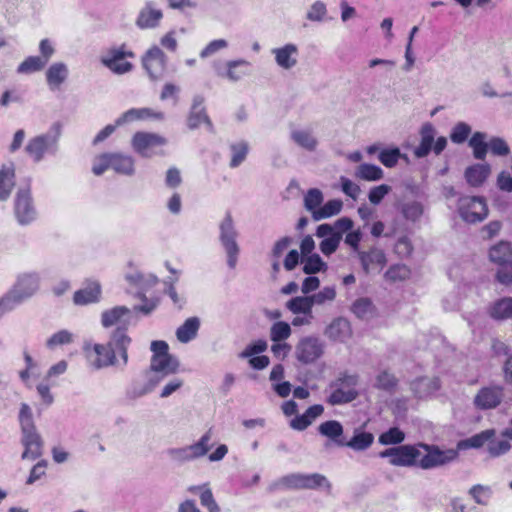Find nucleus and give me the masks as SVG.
<instances>
[{
  "label": "nucleus",
  "mask_w": 512,
  "mask_h": 512,
  "mask_svg": "<svg viewBox=\"0 0 512 512\" xmlns=\"http://www.w3.org/2000/svg\"><path fill=\"white\" fill-rule=\"evenodd\" d=\"M272 53L275 55L277 65L283 69L289 70L297 64L298 48L295 44L290 43L281 48H275Z\"/></svg>",
  "instance_id": "nucleus-25"
},
{
  "label": "nucleus",
  "mask_w": 512,
  "mask_h": 512,
  "mask_svg": "<svg viewBox=\"0 0 512 512\" xmlns=\"http://www.w3.org/2000/svg\"><path fill=\"white\" fill-rule=\"evenodd\" d=\"M494 279L503 286H512V260L496 267Z\"/></svg>",
  "instance_id": "nucleus-55"
},
{
  "label": "nucleus",
  "mask_w": 512,
  "mask_h": 512,
  "mask_svg": "<svg viewBox=\"0 0 512 512\" xmlns=\"http://www.w3.org/2000/svg\"><path fill=\"white\" fill-rule=\"evenodd\" d=\"M421 449L412 445L386 448V458L395 466H418Z\"/></svg>",
  "instance_id": "nucleus-14"
},
{
  "label": "nucleus",
  "mask_w": 512,
  "mask_h": 512,
  "mask_svg": "<svg viewBox=\"0 0 512 512\" xmlns=\"http://www.w3.org/2000/svg\"><path fill=\"white\" fill-rule=\"evenodd\" d=\"M489 316L496 321H504L512 318V297H503L494 301L489 309Z\"/></svg>",
  "instance_id": "nucleus-32"
},
{
  "label": "nucleus",
  "mask_w": 512,
  "mask_h": 512,
  "mask_svg": "<svg viewBox=\"0 0 512 512\" xmlns=\"http://www.w3.org/2000/svg\"><path fill=\"white\" fill-rule=\"evenodd\" d=\"M423 195L420 185L413 178H405L399 186L396 187V208L403 217L411 222L418 221L424 212L421 202L417 201Z\"/></svg>",
  "instance_id": "nucleus-1"
},
{
  "label": "nucleus",
  "mask_w": 512,
  "mask_h": 512,
  "mask_svg": "<svg viewBox=\"0 0 512 512\" xmlns=\"http://www.w3.org/2000/svg\"><path fill=\"white\" fill-rule=\"evenodd\" d=\"M152 115L151 110L148 108H132L124 112L120 117L116 119V125H124L126 123L133 122L135 120H141L148 118Z\"/></svg>",
  "instance_id": "nucleus-46"
},
{
  "label": "nucleus",
  "mask_w": 512,
  "mask_h": 512,
  "mask_svg": "<svg viewBox=\"0 0 512 512\" xmlns=\"http://www.w3.org/2000/svg\"><path fill=\"white\" fill-rule=\"evenodd\" d=\"M488 259L493 265L500 266L512 260V243L501 240L488 250Z\"/></svg>",
  "instance_id": "nucleus-21"
},
{
  "label": "nucleus",
  "mask_w": 512,
  "mask_h": 512,
  "mask_svg": "<svg viewBox=\"0 0 512 512\" xmlns=\"http://www.w3.org/2000/svg\"><path fill=\"white\" fill-rule=\"evenodd\" d=\"M14 215L17 222L22 225H29L37 218V209L31 194L30 186L20 188L14 198Z\"/></svg>",
  "instance_id": "nucleus-8"
},
{
  "label": "nucleus",
  "mask_w": 512,
  "mask_h": 512,
  "mask_svg": "<svg viewBox=\"0 0 512 512\" xmlns=\"http://www.w3.org/2000/svg\"><path fill=\"white\" fill-rule=\"evenodd\" d=\"M167 142L165 137L157 133L138 131L131 138V147L139 156L152 158L156 155H164L162 147Z\"/></svg>",
  "instance_id": "nucleus-5"
},
{
  "label": "nucleus",
  "mask_w": 512,
  "mask_h": 512,
  "mask_svg": "<svg viewBox=\"0 0 512 512\" xmlns=\"http://www.w3.org/2000/svg\"><path fill=\"white\" fill-rule=\"evenodd\" d=\"M333 227L331 224H321L317 227L316 236L324 238L319 247L321 252L329 256L333 254L339 247L341 241V235L339 233H333Z\"/></svg>",
  "instance_id": "nucleus-17"
},
{
  "label": "nucleus",
  "mask_w": 512,
  "mask_h": 512,
  "mask_svg": "<svg viewBox=\"0 0 512 512\" xmlns=\"http://www.w3.org/2000/svg\"><path fill=\"white\" fill-rule=\"evenodd\" d=\"M242 65H248V62L245 60H233L227 62V72L224 74L219 69H217V74L221 77H227L230 81L236 82L242 78L244 73H240L236 71V68Z\"/></svg>",
  "instance_id": "nucleus-56"
},
{
  "label": "nucleus",
  "mask_w": 512,
  "mask_h": 512,
  "mask_svg": "<svg viewBox=\"0 0 512 512\" xmlns=\"http://www.w3.org/2000/svg\"><path fill=\"white\" fill-rule=\"evenodd\" d=\"M68 74V67L65 63H53L46 71V81L50 89H58L66 81Z\"/></svg>",
  "instance_id": "nucleus-30"
},
{
  "label": "nucleus",
  "mask_w": 512,
  "mask_h": 512,
  "mask_svg": "<svg viewBox=\"0 0 512 512\" xmlns=\"http://www.w3.org/2000/svg\"><path fill=\"white\" fill-rule=\"evenodd\" d=\"M111 345L115 349V354L118 353L122 359L123 366L128 363V347L131 343V338L126 334L125 327L117 328L111 335Z\"/></svg>",
  "instance_id": "nucleus-27"
},
{
  "label": "nucleus",
  "mask_w": 512,
  "mask_h": 512,
  "mask_svg": "<svg viewBox=\"0 0 512 512\" xmlns=\"http://www.w3.org/2000/svg\"><path fill=\"white\" fill-rule=\"evenodd\" d=\"M470 495L474 498L476 503L481 505H486L488 502V499L491 495V490L489 487L482 486V485H474L470 491Z\"/></svg>",
  "instance_id": "nucleus-60"
},
{
  "label": "nucleus",
  "mask_w": 512,
  "mask_h": 512,
  "mask_svg": "<svg viewBox=\"0 0 512 512\" xmlns=\"http://www.w3.org/2000/svg\"><path fill=\"white\" fill-rule=\"evenodd\" d=\"M93 350L96 354V359L92 365L96 369L116 365L117 359L115 357V349L111 345V340L105 345L95 344Z\"/></svg>",
  "instance_id": "nucleus-24"
},
{
  "label": "nucleus",
  "mask_w": 512,
  "mask_h": 512,
  "mask_svg": "<svg viewBox=\"0 0 512 512\" xmlns=\"http://www.w3.org/2000/svg\"><path fill=\"white\" fill-rule=\"evenodd\" d=\"M14 170L13 169H1L0 170V201L8 199L11 191L15 185L14 183Z\"/></svg>",
  "instance_id": "nucleus-44"
},
{
  "label": "nucleus",
  "mask_w": 512,
  "mask_h": 512,
  "mask_svg": "<svg viewBox=\"0 0 512 512\" xmlns=\"http://www.w3.org/2000/svg\"><path fill=\"white\" fill-rule=\"evenodd\" d=\"M355 176L368 181L378 180L382 177V170L376 165L364 163L357 167Z\"/></svg>",
  "instance_id": "nucleus-49"
},
{
  "label": "nucleus",
  "mask_w": 512,
  "mask_h": 512,
  "mask_svg": "<svg viewBox=\"0 0 512 512\" xmlns=\"http://www.w3.org/2000/svg\"><path fill=\"white\" fill-rule=\"evenodd\" d=\"M301 263L303 264V272L308 275L326 271L328 267L327 263L316 253L302 257Z\"/></svg>",
  "instance_id": "nucleus-40"
},
{
  "label": "nucleus",
  "mask_w": 512,
  "mask_h": 512,
  "mask_svg": "<svg viewBox=\"0 0 512 512\" xmlns=\"http://www.w3.org/2000/svg\"><path fill=\"white\" fill-rule=\"evenodd\" d=\"M38 282L39 279L36 274H25L19 277L11 291L23 302L37 291Z\"/></svg>",
  "instance_id": "nucleus-20"
},
{
  "label": "nucleus",
  "mask_w": 512,
  "mask_h": 512,
  "mask_svg": "<svg viewBox=\"0 0 512 512\" xmlns=\"http://www.w3.org/2000/svg\"><path fill=\"white\" fill-rule=\"evenodd\" d=\"M323 193L317 188H311L307 191L304 197V207L307 211L311 212L314 219V212H316L323 202Z\"/></svg>",
  "instance_id": "nucleus-45"
},
{
  "label": "nucleus",
  "mask_w": 512,
  "mask_h": 512,
  "mask_svg": "<svg viewBox=\"0 0 512 512\" xmlns=\"http://www.w3.org/2000/svg\"><path fill=\"white\" fill-rule=\"evenodd\" d=\"M351 311L357 318L365 321H369L378 316L375 305L372 300L367 297L355 300L351 306Z\"/></svg>",
  "instance_id": "nucleus-33"
},
{
  "label": "nucleus",
  "mask_w": 512,
  "mask_h": 512,
  "mask_svg": "<svg viewBox=\"0 0 512 512\" xmlns=\"http://www.w3.org/2000/svg\"><path fill=\"white\" fill-rule=\"evenodd\" d=\"M20 303H22V301L10 290L0 299V317L13 310Z\"/></svg>",
  "instance_id": "nucleus-57"
},
{
  "label": "nucleus",
  "mask_w": 512,
  "mask_h": 512,
  "mask_svg": "<svg viewBox=\"0 0 512 512\" xmlns=\"http://www.w3.org/2000/svg\"><path fill=\"white\" fill-rule=\"evenodd\" d=\"M336 297V291L334 287H324L321 291L310 296L313 305H322L327 301H333Z\"/></svg>",
  "instance_id": "nucleus-58"
},
{
  "label": "nucleus",
  "mask_w": 512,
  "mask_h": 512,
  "mask_svg": "<svg viewBox=\"0 0 512 512\" xmlns=\"http://www.w3.org/2000/svg\"><path fill=\"white\" fill-rule=\"evenodd\" d=\"M162 18V11L160 9H156L154 7L153 2L148 1L145 3L144 7L139 12L138 17L136 19V25L140 29L156 28L159 25Z\"/></svg>",
  "instance_id": "nucleus-18"
},
{
  "label": "nucleus",
  "mask_w": 512,
  "mask_h": 512,
  "mask_svg": "<svg viewBox=\"0 0 512 512\" xmlns=\"http://www.w3.org/2000/svg\"><path fill=\"white\" fill-rule=\"evenodd\" d=\"M62 134V124L55 122L50 129L44 133L29 139L25 146L26 154L35 163L43 160L45 154L55 155L58 152V142Z\"/></svg>",
  "instance_id": "nucleus-2"
},
{
  "label": "nucleus",
  "mask_w": 512,
  "mask_h": 512,
  "mask_svg": "<svg viewBox=\"0 0 512 512\" xmlns=\"http://www.w3.org/2000/svg\"><path fill=\"white\" fill-rule=\"evenodd\" d=\"M399 162H403L405 166L410 165L407 154L401 153L397 147H386V168L395 167Z\"/></svg>",
  "instance_id": "nucleus-50"
},
{
  "label": "nucleus",
  "mask_w": 512,
  "mask_h": 512,
  "mask_svg": "<svg viewBox=\"0 0 512 512\" xmlns=\"http://www.w3.org/2000/svg\"><path fill=\"white\" fill-rule=\"evenodd\" d=\"M201 123H205L209 131H213L214 127L206 113L204 107V97L196 95L193 98V103L187 118V126L189 129L194 130L199 127Z\"/></svg>",
  "instance_id": "nucleus-16"
},
{
  "label": "nucleus",
  "mask_w": 512,
  "mask_h": 512,
  "mask_svg": "<svg viewBox=\"0 0 512 512\" xmlns=\"http://www.w3.org/2000/svg\"><path fill=\"white\" fill-rule=\"evenodd\" d=\"M343 207V202L339 199H333L326 202L316 212H314V221H320L337 215Z\"/></svg>",
  "instance_id": "nucleus-43"
},
{
  "label": "nucleus",
  "mask_w": 512,
  "mask_h": 512,
  "mask_svg": "<svg viewBox=\"0 0 512 512\" xmlns=\"http://www.w3.org/2000/svg\"><path fill=\"white\" fill-rule=\"evenodd\" d=\"M312 300L310 296H297L286 303V307L294 314H304L312 318Z\"/></svg>",
  "instance_id": "nucleus-39"
},
{
  "label": "nucleus",
  "mask_w": 512,
  "mask_h": 512,
  "mask_svg": "<svg viewBox=\"0 0 512 512\" xmlns=\"http://www.w3.org/2000/svg\"><path fill=\"white\" fill-rule=\"evenodd\" d=\"M440 388L437 377H420L411 383V390L418 398H425L432 395Z\"/></svg>",
  "instance_id": "nucleus-29"
},
{
  "label": "nucleus",
  "mask_w": 512,
  "mask_h": 512,
  "mask_svg": "<svg viewBox=\"0 0 512 512\" xmlns=\"http://www.w3.org/2000/svg\"><path fill=\"white\" fill-rule=\"evenodd\" d=\"M211 440L212 429H209L197 442L184 447L169 448L166 453L172 462L184 464L205 456L212 448Z\"/></svg>",
  "instance_id": "nucleus-4"
},
{
  "label": "nucleus",
  "mask_w": 512,
  "mask_h": 512,
  "mask_svg": "<svg viewBox=\"0 0 512 512\" xmlns=\"http://www.w3.org/2000/svg\"><path fill=\"white\" fill-rule=\"evenodd\" d=\"M142 65L152 81L164 78L167 66V57L158 47L152 46L142 57Z\"/></svg>",
  "instance_id": "nucleus-12"
},
{
  "label": "nucleus",
  "mask_w": 512,
  "mask_h": 512,
  "mask_svg": "<svg viewBox=\"0 0 512 512\" xmlns=\"http://www.w3.org/2000/svg\"><path fill=\"white\" fill-rule=\"evenodd\" d=\"M178 368L179 361L171 354L151 358L150 371L162 373L163 376L176 373Z\"/></svg>",
  "instance_id": "nucleus-26"
},
{
  "label": "nucleus",
  "mask_w": 512,
  "mask_h": 512,
  "mask_svg": "<svg viewBox=\"0 0 512 512\" xmlns=\"http://www.w3.org/2000/svg\"><path fill=\"white\" fill-rule=\"evenodd\" d=\"M130 310L125 306H116L112 309L105 310L101 315V323L105 328L111 327L123 319L124 324H128Z\"/></svg>",
  "instance_id": "nucleus-34"
},
{
  "label": "nucleus",
  "mask_w": 512,
  "mask_h": 512,
  "mask_svg": "<svg viewBox=\"0 0 512 512\" xmlns=\"http://www.w3.org/2000/svg\"><path fill=\"white\" fill-rule=\"evenodd\" d=\"M291 335V327L287 322L278 321L272 324L270 328V339L273 342H281L289 338Z\"/></svg>",
  "instance_id": "nucleus-51"
},
{
  "label": "nucleus",
  "mask_w": 512,
  "mask_h": 512,
  "mask_svg": "<svg viewBox=\"0 0 512 512\" xmlns=\"http://www.w3.org/2000/svg\"><path fill=\"white\" fill-rule=\"evenodd\" d=\"M504 398V388L500 385L482 387L474 397L473 404L479 410L498 407Z\"/></svg>",
  "instance_id": "nucleus-15"
},
{
  "label": "nucleus",
  "mask_w": 512,
  "mask_h": 512,
  "mask_svg": "<svg viewBox=\"0 0 512 512\" xmlns=\"http://www.w3.org/2000/svg\"><path fill=\"white\" fill-rule=\"evenodd\" d=\"M488 147L494 155L498 156H505L508 155L510 152L508 144L505 142L504 139L499 137H493L489 141Z\"/></svg>",
  "instance_id": "nucleus-64"
},
{
  "label": "nucleus",
  "mask_w": 512,
  "mask_h": 512,
  "mask_svg": "<svg viewBox=\"0 0 512 512\" xmlns=\"http://www.w3.org/2000/svg\"><path fill=\"white\" fill-rule=\"evenodd\" d=\"M101 286L97 281H89L87 285L74 293L73 301L76 305H86L99 301Z\"/></svg>",
  "instance_id": "nucleus-28"
},
{
  "label": "nucleus",
  "mask_w": 512,
  "mask_h": 512,
  "mask_svg": "<svg viewBox=\"0 0 512 512\" xmlns=\"http://www.w3.org/2000/svg\"><path fill=\"white\" fill-rule=\"evenodd\" d=\"M410 275V269L404 264H396L389 268L386 271V278H389L393 281L396 280H405Z\"/></svg>",
  "instance_id": "nucleus-61"
},
{
  "label": "nucleus",
  "mask_w": 512,
  "mask_h": 512,
  "mask_svg": "<svg viewBox=\"0 0 512 512\" xmlns=\"http://www.w3.org/2000/svg\"><path fill=\"white\" fill-rule=\"evenodd\" d=\"M471 126L466 122H458L452 128L450 139L455 144L464 143L471 134Z\"/></svg>",
  "instance_id": "nucleus-53"
},
{
  "label": "nucleus",
  "mask_w": 512,
  "mask_h": 512,
  "mask_svg": "<svg viewBox=\"0 0 512 512\" xmlns=\"http://www.w3.org/2000/svg\"><path fill=\"white\" fill-rule=\"evenodd\" d=\"M461 218L468 223L483 221L488 215V207L483 197L463 196L458 201Z\"/></svg>",
  "instance_id": "nucleus-9"
},
{
  "label": "nucleus",
  "mask_w": 512,
  "mask_h": 512,
  "mask_svg": "<svg viewBox=\"0 0 512 512\" xmlns=\"http://www.w3.org/2000/svg\"><path fill=\"white\" fill-rule=\"evenodd\" d=\"M327 17V7L323 1H315L308 9L306 18L312 22H323Z\"/></svg>",
  "instance_id": "nucleus-52"
},
{
  "label": "nucleus",
  "mask_w": 512,
  "mask_h": 512,
  "mask_svg": "<svg viewBox=\"0 0 512 512\" xmlns=\"http://www.w3.org/2000/svg\"><path fill=\"white\" fill-rule=\"evenodd\" d=\"M318 431L321 435L330 438L337 445L344 446L345 439L342 438L343 427L340 422L336 420L323 422L319 425Z\"/></svg>",
  "instance_id": "nucleus-36"
},
{
  "label": "nucleus",
  "mask_w": 512,
  "mask_h": 512,
  "mask_svg": "<svg viewBox=\"0 0 512 512\" xmlns=\"http://www.w3.org/2000/svg\"><path fill=\"white\" fill-rule=\"evenodd\" d=\"M199 497L201 505L207 508L209 512H220V507L216 503L209 486L204 488V491L200 493Z\"/></svg>",
  "instance_id": "nucleus-59"
},
{
  "label": "nucleus",
  "mask_w": 512,
  "mask_h": 512,
  "mask_svg": "<svg viewBox=\"0 0 512 512\" xmlns=\"http://www.w3.org/2000/svg\"><path fill=\"white\" fill-rule=\"evenodd\" d=\"M200 327L198 317H190L177 329L176 336L181 343H188L197 336Z\"/></svg>",
  "instance_id": "nucleus-37"
},
{
  "label": "nucleus",
  "mask_w": 512,
  "mask_h": 512,
  "mask_svg": "<svg viewBox=\"0 0 512 512\" xmlns=\"http://www.w3.org/2000/svg\"><path fill=\"white\" fill-rule=\"evenodd\" d=\"M21 444L24 447L21 455L23 460H36L42 456L44 441L36 426L21 427Z\"/></svg>",
  "instance_id": "nucleus-13"
},
{
  "label": "nucleus",
  "mask_w": 512,
  "mask_h": 512,
  "mask_svg": "<svg viewBox=\"0 0 512 512\" xmlns=\"http://www.w3.org/2000/svg\"><path fill=\"white\" fill-rule=\"evenodd\" d=\"M230 149L232 152L230 167L236 168L245 160L248 153V144L242 141L236 144H232Z\"/></svg>",
  "instance_id": "nucleus-54"
},
{
  "label": "nucleus",
  "mask_w": 512,
  "mask_h": 512,
  "mask_svg": "<svg viewBox=\"0 0 512 512\" xmlns=\"http://www.w3.org/2000/svg\"><path fill=\"white\" fill-rule=\"evenodd\" d=\"M374 437L371 433L360 432L355 434L349 441L345 440L344 446L356 451L367 449L373 443Z\"/></svg>",
  "instance_id": "nucleus-47"
},
{
  "label": "nucleus",
  "mask_w": 512,
  "mask_h": 512,
  "mask_svg": "<svg viewBox=\"0 0 512 512\" xmlns=\"http://www.w3.org/2000/svg\"><path fill=\"white\" fill-rule=\"evenodd\" d=\"M436 136V129L431 123H425L420 130V143L414 149V155L417 158L426 157L432 150Z\"/></svg>",
  "instance_id": "nucleus-22"
},
{
  "label": "nucleus",
  "mask_w": 512,
  "mask_h": 512,
  "mask_svg": "<svg viewBox=\"0 0 512 512\" xmlns=\"http://www.w3.org/2000/svg\"><path fill=\"white\" fill-rule=\"evenodd\" d=\"M487 134L484 132H475L470 138L468 145L473 150V156L477 160H484L488 153Z\"/></svg>",
  "instance_id": "nucleus-38"
},
{
  "label": "nucleus",
  "mask_w": 512,
  "mask_h": 512,
  "mask_svg": "<svg viewBox=\"0 0 512 512\" xmlns=\"http://www.w3.org/2000/svg\"><path fill=\"white\" fill-rule=\"evenodd\" d=\"M219 229V239L227 254V264L231 269H234L237 264L240 249L236 241L238 232L235 229L234 221L230 212L226 213L224 219L220 223Z\"/></svg>",
  "instance_id": "nucleus-7"
},
{
  "label": "nucleus",
  "mask_w": 512,
  "mask_h": 512,
  "mask_svg": "<svg viewBox=\"0 0 512 512\" xmlns=\"http://www.w3.org/2000/svg\"><path fill=\"white\" fill-rule=\"evenodd\" d=\"M72 341V334L67 330H61L53 334L46 342L48 348H54L58 345L68 344Z\"/></svg>",
  "instance_id": "nucleus-63"
},
{
  "label": "nucleus",
  "mask_w": 512,
  "mask_h": 512,
  "mask_svg": "<svg viewBox=\"0 0 512 512\" xmlns=\"http://www.w3.org/2000/svg\"><path fill=\"white\" fill-rule=\"evenodd\" d=\"M491 174V166L488 163H478L468 166L464 172L467 183L472 187H480Z\"/></svg>",
  "instance_id": "nucleus-23"
},
{
  "label": "nucleus",
  "mask_w": 512,
  "mask_h": 512,
  "mask_svg": "<svg viewBox=\"0 0 512 512\" xmlns=\"http://www.w3.org/2000/svg\"><path fill=\"white\" fill-rule=\"evenodd\" d=\"M291 139L300 147L314 151L317 147L318 141L310 131L307 130H293L291 132Z\"/></svg>",
  "instance_id": "nucleus-41"
},
{
  "label": "nucleus",
  "mask_w": 512,
  "mask_h": 512,
  "mask_svg": "<svg viewBox=\"0 0 512 512\" xmlns=\"http://www.w3.org/2000/svg\"><path fill=\"white\" fill-rule=\"evenodd\" d=\"M495 431L493 429L482 431L478 434L471 436L470 438L464 439L459 443V448H480L485 443L493 438Z\"/></svg>",
  "instance_id": "nucleus-42"
},
{
  "label": "nucleus",
  "mask_w": 512,
  "mask_h": 512,
  "mask_svg": "<svg viewBox=\"0 0 512 512\" xmlns=\"http://www.w3.org/2000/svg\"><path fill=\"white\" fill-rule=\"evenodd\" d=\"M46 65V61H43L39 56H30L26 58L17 68V72L20 74H30L36 71L42 70Z\"/></svg>",
  "instance_id": "nucleus-48"
},
{
  "label": "nucleus",
  "mask_w": 512,
  "mask_h": 512,
  "mask_svg": "<svg viewBox=\"0 0 512 512\" xmlns=\"http://www.w3.org/2000/svg\"><path fill=\"white\" fill-rule=\"evenodd\" d=\"M324 342L315 336H306L299 340L295 347L296 359L308 365L316 362L324 354Z\"/></svg>",
  "instance_id": "nucleus-11"
},
{
  "label": "nucleus",
  "mask_w": 512,
  "mask_h": 512,
  "mask_svg": "<svg viewBox=\"0 0 512 512\" xmlns=\"http://www.w3.org/2000/svg\"><path fill=\"white\" fill-rule=\"evenodd\" d=\"M275 486H282L294 490H316L323 488L327 494H330L332 490L330 481L320 473H291L281 477Z\"/></svg>",
  "instance_id": "nucleus-3"
},
{
  "label": "nucleus",
  "mask_w": 512,
  "mask_h": 512,
  "mask_svg": "<svg viewBox=\"0 0 512 512\" xmlns=\"http://www.w3.org/2000/svg\"><path fill=\"white\" fill-rule=\"evenodd\" d=\"M357 384V375L341 373L330 384L333 392L328 398V403L331 405H341L355 400L358 396V392L356 391Z\"/></svg>",
  "instance_id": "nucleus-6"
},
{
  "label": "nucleus",
  "mask_w": 512,
  "mask_h": 512,
  "mask_svg": "<svg viewBox=\"0 0 512 512\" xmlns=\"http://www.w3.org/2000/svg\"><path fill=\"white\" fill-rule=\"evenodd\" d=\"M363 270L366 274H379L384 267V252L379 248H372L368 252L359 254Z\"/></svg>",
  "instance_id": "nucleus-19"
},
{
  "label": "nucleus",
  "mask_w": 512,
  "mask_h": 512,
  "mask_svg": "<svg viewBox=\"0 0 512 512\" xmlns=\"http://www.w3.org/2000/svg\"><path fill=\"white\" fill-rule=\"evenodd\" d=\"M325 335L333 341H345L351 335L349 321L344 318H337L325 329Z\"/></svg>",
  "instance_id": "nucleus-31"
},
{
  "label": "nucleus",
  "mask_w": 512,
  "mask_h": 512,
  "mask_svg": "<svg viewBox=\"0 0 512 512\" xmlns=\"http://www.w3.org/2000/svg\"><path fill=\"white\" fill-rule=\"evenodd\" d=\"M110 155V166L116 173L128 176L134 174V159L132 156L122 153H110Z\"/></svg>",
  "instance_id": "nucleus-35"
},
{
  "label": "nucleus",
  "mask_w": 512,
  "mask_h": 512,
  "mask_svg": "<svg viewBox=\"0 0 512 512\" xmlns=\"http://www.w3.org/2000/svg\"><path fill=\"white\" fill-rule=\"evenodd\" d=\"M421 456L418 459V466L422 469H431L445 465L453 461L458 453L453 449L440 450L436 446L420 444Z\"/></svg>",
  "instance_id": "nucleus-10"
},
{
  "label": "nucleus",
  "mask_w": 512,
  "mask_h": 512,
  "mask_svg": "<svg viewBox=\"0 0 512 512\" xmlns=\"http://www.w3.org/2000/svg\"><path fill=\"white\" fill-rule=\"evenodd\" d=\"M510 448H511V445L508 442V440H506V439L497 440V441H493L491 439L488 443V452L493 457H497L502 454H505L506 452H508L510 450Z\"/></svg>",
  "instance_id": "nucleus-62"
}]
</instances>
